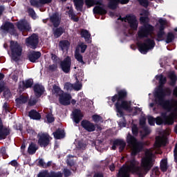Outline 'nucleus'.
<instances>
[{
    "mask_svg": "<svg viewBox=\"0 0 177 177\" xmlns=\"http://www.w3.org/2000/svg\"><path fill=\"white\" fill-rule=\"evenodd\" d=\"M132 175H137L139 177L143 176L142 167L139 166V161L133 157L129 159L124 165H123L116 174L117 177H131Z\"/></svg>",
    "mask_w": 177,
    "mask_h": 177,
    "instance_id": "nucleus-1",
    "label": "nucleus"
},
{
    "mask_svg": "<svg viewBox=\"0 0 177 177\" xmlns=\"http://www.w3.org/2000/svg\"><path fill=\"white\" fill-rule=\"evenodd\" d=\"M127 97H128V92L125 89L120 90L117 94L111 97V102L115 103L117 115L120 114V117H123L124 110V111L131 110V104L126 100Z\"/></svg>",
    "mask_w": 177,
    "mask_h": 177,
    "instance_id": "nucleus-2",
    "label": "nucleus"
},
{
    "mask_svg": "<svg viewBox=\"0 0 177 177\" xmlns=\"http://www.w3.org/2000/svg\"><path fill=\"white\" fill-rule=\"evenodd\" d=\"M148 122L149 125L154 127L156 125H174L175 122V115L174 113H171L170 115H167V112H162L160 116H158L156 118L153 116L148 118Z\"/></svg>",
    "mask_w": 177,
    "mask_h": 177,
    "instance_id": "nucleus-3",
    "label": "nucleus"
},
{
    "mask_svg": "<svg viewBox=\"0 0 177 177\" xmlns=\"http://www.w3.org/2000/svg\"><path fill=\"white\" fill-rule=\"evenodd\" d=\"M127 143L131 146V156L133 157L138 156L143 150V142L138 141L135 136H132L131 133L127 136Z\"/></svg>",
    "mask_w": 177,
    "mask_h": 177,
    "instance_id": "nucleus-4",
    "label": "nucleus"
},
{
    "mask_svg": "<svg viewBox=\"0 0 177 177\" xmlns=\"http://www.w3.org/2000/svg\"><path fill=\"white\" fill-rule=\"evenodd\" d=\"M10 49L11 50L12 60L17 63V62L20 61V57L23 53V47L19 42L11 40L10 41Z\"/></svg>",
    "mask_w": 177,
    "mask_h": 177,
    "instance_id": "nucleus-5",
    "label": "nucleus"
},
{
    "mask_svg": "<svg viewBox=\"0 0 177 177\" xmlns=\"http://www.w3.org/2000/svg\"><path fill=\"white\" fill-rule=\"evenodd\" d=\"M153 31H154L153 26L150 24H143L139 27L137 35L140 39H143V38H148L151 35Z\"/></svg>",
    "mask_w": 177,
    "mask_h": 177,
    "instance_id": "nucleus-6",
    "label": "nucleus"
},
{
    "mask_svg": "<svg viewBox=\"0 0 177 177\" xmlns=\"http://www.w3.org/2000/svg\"><path fill=\"white\" fill-rule=\"evenodd\" d=\"M137 45L139 52L142 55H147L149 50L154 48V46H156V41L151 39H147L143 43L139 42Z\"/></svg>",
    "mask_w": 177,
    "mask_h": 177,
    "instance_id": "nucleus-7",
    "label": "nucleus"
},
{
    "mask_svg": "<svg viewBox=\"0 0 177 177\" xmlns=\"http://www.w3.org/2000/svg\"><path fill=\"white\" fill-rule=\"evenodd\" d=\"M156 104L158 106H161L164 110H166L167 113H171L172 111H176L177 109L176 107L175 103H177V101L171 99V100H163L162 101H155Z\"/></svg>",
    "mask_w": 177,
    "mask_h": 177,
    "instance_id": "nucleus-8",
    "label": "nucleus"
},
{
    "mask_svg": "<svg viewBox=\"0 0 177 177\" xmlns=\"http://www.w3.org/2000/svg\"><path fill=\"white\" fill-rule=\"evenodd\" d=\"M172 95V90L169 87L164 88H156L154 93L155 102H162L165 100L166 96H171Z\"/></svg>",
    "mask_w": 177,
    "mask_h": 177,
    "instance_id": "nucleus-9",
    "label": "nucleus"
},
{
    "mask_svg": "<svg viewBox=\"0 0 177 177\" xmlns=\"http://www.w3.org/2000/svg\"><path fill=\"white\" fill-rule=\"evenodd\" d=\"M86 48H88V46L85 44V43L82 42L75 48V59L78 61L81 66H84V64H86V63L84 62V57H82V55H81V53H85ZM80 48L81 53H80Z\"/></svg>",
    "mask_w": 177,
    "mask_h": 177,
    "instance_id": "nucleus-10",
    "label": "nucleus"
},
{
    "mask_svg": "<svg viewBox=\"0 0 177 177\" xmlns=\"http://www.w3.org/2000/svg\"><path fill=\"white\" fill-rule=\"evenodd\" d=\"M38 44H39V37L35 33L26 39V46H29L31 49H37Z\"/></svg>",
    "mask_w": 177,
    "mask_h": 177,
    "instance_id": "nucleus-11",
    "label": "nucleus"
},
{
    "mask_svg": "<svg viewBox=\"0 0 177 177\" xmlns=\"http://www.w3.org/2000/svg\"><path fill=\"white\" fill-rule=\"evenodd\" d=\"M50 140H52V138L48 133H43L40 136L38 135L37 144L40 147H48L50 145Z\"/></svg>",
    "mask_w": 177,
    "mask_h": 177,
    "instance_id": "nucleus-12",
    "label": "nucleus"
},
{
    "mask_svg": "<svg viewBox=\"0 0 177 177\" xmlns=\"http://www.w3.org/2000/svg\"><path fill=\"white\" fill-rule=\"evenodd\" d=\"M93 5H99L95 6L93 8V13L95 15H106L107 10L104 9V8L102 6H104L103 4V0H93Z\"/></svg>",
    "mask_w": 177,
    "mask_h": 177,
    "instance_id": "nucleus-13",
    "label": "nucleus"
},
{
    "mask_svg": "<svg viewBox=\"0 0 177 177\" xmlns=\"http://www.w3.org/2000/svg\"><path fill=\"white\" fill-rule=\"evenodd\" d=\"M154 163L153 162V158L151 156H147L142 158L141 160V167L145 172H149L153 168Z\"/></svg>",
    "mask_w": 177,
    "mask_h": 177,
    "instance_id": "nucleus-14",
    "label": "nucleus"
},
{
    "mask_svg": "<svg viewBox=\"0 0 177 177\" xmlns=\"http://www.w3.org/2000/svg\"><path fill=\"white\" fill-rule=\"evenodd\" d=\"M126 21H127L129 25L130 28L136 31L138 30V27L139 26V22L136 19V16L132 14H129L126 15Z\"/></svg>",
    "mask_w": 177,
    "mask_h": 177,
    "instance_id": "nucleus-15",
    "label": "nucleus"
},
{
    "mask_svg": "<svg viewBox=\"0 0 177 177\" xmlns=\"http://www.w3.org/2000/svg\"><path fill=\"white\" fill-rule=\"evenodd\" d=\"M60 68L65 74H68L71 70V57L67 56L60 62Z\"/></svg>",
    "mask_w": 177,
    "mask_h": 177,
    "instance_id": "nucleus-16",
    "label": "nucleus"
},
{
    "mask_svg": "<svg viewBox=\"0 0 177 177\" xmlns=\"http://www.w3.org/2000/svg\"><path fill=\"white\" fill-rule=\"evenodd\" d=\"M3 31L10 32L11 35H17V31L15 29V25L12 22L6 21L1 26Z\"/></svg>",
    "mask_w": 177,
    "mask_h": 177,
    "instance_id": "nucleus-17",
    "label": "nucleus"
},
{
    "mask_svg": "<svg viewBox=\"0 0 177 177\" xmlns=\"http://www.w3.org/2000/svg\"><path fill=\"white\" fill-rule=\"evenodd\" d=\"M81 127L87 132H95L96 131V125L88 120H82Z\"/></svg>",
    "mask_w": 177,
    "mask_h": 177,
    "instance_id": "nucleus-18",
    "label": "nucleus"
},
{
    "mask_svg": "<svg viewBox=\"0 0 177 177\" xmlns=\"http://www.w3.org/2000/svg\"><path fill=\"white\" fill-rule=\"evenodd\" d=\"M59 102L62 106H69L71 104V95L67 93H64L59 95Z\"/></svg>",
    "mask_w": 177,
    "mask_h": 177,
    "instance_id": "nucleus-19",
    "label": "nucleus"
},
{
    "mask_svg": "<svg viewBox=\"0 0 177 177\" xmlns=\"http://www.w3.org/2000/svg\"><path fill=\"white\" fill-rule=\"evenodd\" d=\"M117 146H119V151L120 153H122L125 149V147L127 146V142L124 141V140L116 139L113 141L112 145V150H117Z\"/></svg>",
    "mask_w": 177,
    "mask_h": 177,
    "instance_id": "nucleus-20",
    "label": "nucleus"
},
{
    "mask_svg": "<svg viewBox=\"0 0 177 177\" xmlns=\"http://www.w3.org/2000/svg\"><path fill=\"white\" fill-rule=\"evenodd\" d=\"M50 21L53 24V27L57 28L62 23V17L59 15V12H55L50 16Z\"/></svg>",
    "mask_w": 177,
    "mask_h": 177,
    "instance_id": "nucleus-21",
    "label": "nucleus"
},
{
    "mask_svg": "<svg viewBox=\"0 0 177 177\" xmlns=\"http://www.w3.org/2000/svg\"><path fill=\"white\" fill-rule=\"evenodd\" d=\"M32 85H34V80L32 79H28L20 82L18 88L20 91H24L28 89V88H32Z\"/></svg>",
    "mask_w": 177,
    "mask_h": 177,
    "instance_id": "nucleus-22",
    "label": "nucleus"
},
{
    "mask_svg": "<svg viewBox=\"0 0 177 177\" xmlns=\"http://www.w3.org/2000/svg\"><path fill=\"white\" fill-rule=\"evenodd\" d=\"M33 91L35 96L37 98H39L44 95L45 92V87H44L42 85H40L39 84H35L33 86Z\"/></svg>",
    "mask_w": 177,
    "mask_h": 177,
    "instance_id": "nucleus-23",
    "label": "nucleus"
},
{
    "mask_svg": "<svg viewBox=\"0 0 177 177\" xmlns=\"http://www.w3.org/2000/svg\"><path fill=\"white\" fill-rule=\"evenodd\" d=\"M73 121L75 124H80V122L84 118V114L81 109H76L73 111Z\"/></svg>",
    "mask_w": 177,
    "mask_h": 177,
    "instance_id": "nucleus-24",
    "label": "nucleus"
},
{
    "mask_svg": "<svg viewBox=\"0 0 177 177\" xmlns=\"http://www.w3.org/2000/svg\"><path fill=\"white\" fill-rule=\"evenodd\" d=\"M17 27L19 31H30L31 30L30 24L25 20L17 22Z\"/></svg>",
    "mask_w": 177,
    "mask_h": 177,
    "instance_id": "nucleus-25",
    "label": "nucleus"
},
{
    "mask_svg": "<svg viewBox=\"0 0 177 177\" xmlns=\"http://www.w3.org/2000/svg\"><path fill=\"white\" fill-rule=\"evenodd\" d=\"M41 52L39 51H32L28 55V60L31 62V63H37V60L41 57Z\"/></svg>",
    "mask_w": 177,
    "mask_h": 177,
    "instance_id": "nucleus-26",
    "label": "nucleus"
},
{
    "mask_svg": "<svg viewBox=\"0 0 177 177\" xmlns=\"http://www.w3.org/2000/svg\"><path fill=\"white\" fill-rule=\"evenodd\" d=\"M53 135L55 139L57 140L64 139V138H66V133L64 132V130L61 128H58L55 132L53 133Z\"/></svg>",
    "mask_w": 177,
    "mask_h": 177,
    "instance_id": "nucleus-27",
    "label": "nucleus"
},
{
    "mask_svg": "<svg viewBox=\"0 0 177 177\" xmlns=\"http://www.w3.org/2000/svg\"><path fill=\"white\" fill-rule=\"evenodd\" d=\"M156 80L159 81V86L156 89H161L162 88H164L165 84H167V77H165L162 74L157 75L156 76Z\"/></svg>",
    "mask_w": 177,
    "mask_h": 177,
    "instance_id": "nucleus-28",
    "label": "nucleus"
},
{
    "mask_svg": "<svg viewBox=\"0 0 177 177\" xmlns=\"http://www.w3.org/2000/svg\"><path fill=\"white\" fill-rule=\"evenodd\" d=\"M28 117H30L31 120H35L37 121L41 120V113H39V112L37 111L35 109H31L28 112Z\"/></svg>",
    "mask_w": 177,
    "mask_h": 177,
    "instance_id": "nucleus-29",
    "label": "nucleus"
},
{
    "mask_svg": "<svg viewBox=\"0 0 177 177\" xmlns=\"http://www.w3.org/2000/svg\"><path fill=\"white\" fill-rule=\"evenodd\" d=\"M10 135V130L6 127H0V140H4Z\"/></svg>",
    "mask_w": 177,
    "mask_h": 177,
    "instance_id": "nucleus-30",
    "label": "nucleus"
},
{
    "mask_svg": "<svg viewBox=\"0 0 177 177\" xmlns=\"http://www.w3.org/2000/svg\"><path fill=\"white\" fill-rule=\"evenodd\" d=\"M66 30L64 29V27L59 26L57 27L55 30L53 31V35L55 38H60L63 34H64V32Z\"/></svg>",
    "mask_w": 177,
    "mask_h": 177,
    "instance_id": "nucleus-31",
    "label": "nucleus"
},
{
    "mask_svg": "<svg viewBox=\"0 0 177 177\" xmlns=\"http://www.w3.org/2000/svg\"><path fill=\"white\" fill-rule=\"evenodd\" d=\"M80 35L82 38H84L86 42H88V44H91V42H92V41H89L91 35L89 34V31H88L87 30L82 29L80 32Z\"/></svg>",
    "mask_w": 177,
    "mask_h": 177,
    "instance_id": "nucleus-32",
    "label": "nucleus"
},
{
    "mask_svg": "<svg viewBox=\"0 0 177 177\" xmlns=\"http://www.w3.org/2000/svg\"><path fill=\"white\" fill-rule=\"evenodd\" d=\"M74 6L77 12H82L84 9V0H73Z\"/></svg>",
    "mask_w": 177,
    "mask_h": 177,
    "instance_id": "nucleus-33",
    "label": "nucleus"
},
{
    "mask_svg": "<svg viewBox=\"0 0 177 177\" xmlns=\"http://www.w3.org/2000/svg\"><path fill=\"white\" fill-rule=\"evenodd\" d=\"M109 1L108 3V8L112 10H115L118 7V3H121V0H108Z\"/></svg>",
    "mask_w": 177,
    "mask_h": 177,
    "instance_id": "nucleus-34",
    "label": "nucleus"
},
{
    "mask_svg": "<svg viewBox=\"0 0 177 177\" xmlns=\"http://www.w3.org/2000/svg\"><path fill=\"white\" fill-rule=\"evenodd\" d=\"M59 46L61 48V50L64 52V50H68L70 46V41L68 40H62L59 43Z\"/></svg>",
    "mask_w": 177,
    "mask_h": 177,
    "instance_id": "nucleus-35",
    "label": "nucleus"
},
{
    "mask_svg": "<svg viewBox=\"0 0 177 177\" xmlns=\"http://www.w3.org/2000/svg\"><path fill=\"white\" fill-rule=\"evenodd\" d=\"M39 147L37 146V144L34 142H31L29 145V147L28 148V153L30 155L35 154L37 153V150H38Z\"/></svg>",
    "mask_w": 177,
    "mask_h": 177,
    "instance_id": "nucleus-36",
    "label": "nucleus"
},
{
    "mask_svg": "<svg viewBox=\"0 0 177 177\" xmlns=\"http://www.w3.org/2000/svg\"><path fill=\"white\" fill-rule=\"evenodd\" d=\"M169 78L170 80V86H175L176 85L177 76L175 72H171L169 74Z\"/></svg>",
    "mask_w": 177,
    "mask_h": 177,
    "instance_id": "nucleus-37",
    "label": "nucleus"
},
{
    "mask_svg": "<svg viewBox=\"0 0 177 177\" xmlns=\"http://www.w3.org/2000/svg\"><path fill=\"white\" fill-rule=\"evenodd\" d=\"M140 133L141 139H145V138H147V136H149V135L151 133V131L147 127L142 128V131H141Z\"/></svg>",
    "mask_w": 177,
    "mask_h": 177,
    "instance_id": "nucleus-38",
    "label": "nucleus"
},
{
    "mask_svg": "<svg viewBox=\"0 0 177 177\" xmlns=\"http://www.w3.org/2000/svg\"><path fill=\"white\" fill-rule=\"evenodd\" d=\"M160 168L162 172H167L168 171V162L167 159H162L160 161Z\"/></svg>",
    "mask_w": 177,
    "mask_h": 177,
    "instance_id": "nucleus-39",
    "label": "nucleus"
},
{
    "mask_svg": "<svg viewBox=\"0 0 177 177\" xmlns=\"http://www.w3.org/2000/svg\"><path fill=\"white\" fill-rule=\"evenodd\" d=\"M15 102L18 103V104H26L27 102H28V97L24 95H20L18 98L15 100Z\"/></svg>",
    "mask_w": 177,
    "mask_h": 177,
    "instance_id": "nucleus-40",
    "label": "nucleus"
},
{
    "mask_svg": "<svg viewBox=\"0 0 177 177\" xmlns=\"http://www.w3.org/2000/svg\"><path fill=\"white\" fill-rule=\"evenodd\" d=\"M174 39H175V35H174L172 32H169L167 33L166 41H165L166 44H171V42H172Z\"/></svg>",
    "mask_w": 177,
    "mask_h": 177,
    "instance_id": "nucleus-41",
    "label": "nucleus"
},
{
    "mask_svg": "<svg viewBox=\"0 0 177 177\" xmlns=\"http://www.w3.org/2000/svg\"><path fill=\"white\" fill-rule=\"evenodd\" d=\"M30 3L34 8H41L42 6L39 0H30Z\"/></svg>",
    "mask_w": 177,
    "mask_h": 177,
    "instance_id": "nucleus-42",
    "label": "nucleus"
},
{
    "mask_svg": "<svg viewBox=\"0 0 177 177\" xmlns=\"http://www.w3.org/2000/svg\"><path fill=\"white\" fill-rule=\"evenodd\" d=\"M47 177H63V172L52 171Z\"/></svg>",
    "mask_w": 177,
    "mask_h": 177,
    "instance_id": "nucleus-43",
    "label": "nucleus"
},
{
    "mask_svg": "<svg viewBox=\"0 0 177 177\" xmlns=\"http://www.w3.org/2000/svg\"><path fill=\"white\" fill-rule=\"evenodd\" d=\"M160 174L161 172L160 171L158 167H155L151 170V176L152 175H155V176H160Z\"/></svg>",
    "mask_w": 177,
    "mask_h": 177,
    "instance_id": "nucleus-44",
    "label": "nucleus"
},
{
    "mask_svg": "<svg viewBox=\"0 0 177 177\" xmlns=\"http://www.w3.org/2000/svg\"><path fill=\"white\" fill-rule=\"evenodd\" d=\"M162 143H164V138H162L161 136H157L156 138L155 145H156L158 147H160Z\"/></svg>",
    "mask_w": 177,
    "mask_h": 177,
    "instance_id": "nucleus-45",
    "label": "nucleus"
},
{
    "mask_svg": "<svg viewBox=\"0 0 177 177\" xmlns=\"http://www.w3.org/2000/svg\"><path fill=\"white\" fill-rule=\"evenodd\" d=\"M46 118L48 124H52V122H55V117H53V114H52V113H48L46 115Z\"/></svg>",
    "mask_w": 177,
    "mask_h": 177,
    "instance_id": "nucleus-46",
    "label": "nucleus"
},
{
    "mask_svg": "<svg viewBox=\"0 0 177 177\" xmlns=\"http://www.w3.org/2000/svg\"><path fill=\"white\" fill-rule=\"evenodd\" d=\"M149 21H150V18H149V17H140V23L141 24H149Z\"/></svg>",
    "mask_w": 177,
    "mask_h": 177,
    "instance_id": "nucleus-47",
    "label": "nucleus"
},
{
    "mask_svg": "<svg viewBox=\"0 0 177 177\" xmlns=\"http://www.w3.org/2000/svg\"><path fill=\"white\" fill-rule=\"evenodd\" d=\"M164 35H165V31L158 30L157 33V41L160 42V41H162V38H164Z\"/></svg>",
    "mask_w": 177,
    "mask_h": 177,
    "instance_id": "nucleus-48",
    "label": "nucleus"
},
{
    "mask_svg": "<svg viewBox=\"0 0 177 177\" xmlns=\"http://www.w3.org/2000/svg\"><path fill=\"white\" fill-rule=\"evenodd\" d=\"M50 174L48 172V170H43L37 174V177H48Z\"/></svg>",
    "mask_w": 177,
    "mask_h": 177,
    "instance_id": "nucleus-49",
    "label": "nucleus"
},
{
    "mask_svg": "<svg viewBox=\"0 0 177 177\" xmlns=\"http://www.w3.org/2000/svg\"><path fill=\"white\" fill-rule=\"evenodd\" d=\"M92 119L94 122H99L100 121H103V118L99 115H93Z\"/></svg>",
    "mask_w": 177,
    "mask_h": 177,
    "instance_id": "nucleus-50",
    "label": "nucleus"
},
{
    "mask_svg": "<svg viewBox=\"0 0 177 177\" xmlns=\"http://www.w3.org/2000/svg\"><path fill=\"white\" fill-rule=\"evenodd\" d=\"M138 1L141 6H143V8L149 7V0H138Z\"/></svg>",
    "mask_w": 177,
    "mask_h": 177,
    "instance_id": "nucleus-51",
    "label": "nucleus"
},
{
    "mask_svg": "<svg viewBox=\"0 0 177 177\" xmlns=\"http://www.w3.org/2000/svg\"><path fill=\"white\" fill-rule=\"evenodd\" d=\"M0 153L3 156V158L6 159L9 157L8 153H6V147H2L0 150Z\"/></svg>",
    "mask_w": 177,
    "mask_h": 177,
    "instance_id": "nucleus-52",
    "label": "nucleus"
},
{
    "mask_svg": "<svg viewBox=\"0 0 177 177\" xmlns=\"http://www.w3.org/2000/svg\"><path fill=\"white\" fill-rule=\"evenodd\" d=\"M27 11L30 17H34V16H35V10H34V8L31 7H28Z\"/></svg>",
    "mask_w": 177,
    "mask_h": 177,
    "instance_id": "nucleus-53",
    "label": "nucleus"
},
{
    "mask_svg": "<svg viewBox=\"0 0 177 177\" xmlns=\"http://www.w3.org/2000/svg\"><path fill=\"white\" fill-rule=\"evenodd\" d=\"M124 115L121 116V115L120 114V117H122L123 120V122L122 121L119 122V126H120L121 128H125V127H127V120H125V117H124Z\"/></svg>",
    "mask_w": 177,
    "mask_h": 177,
    "instance_id": "nucleus-54",
    "label": "nucleus"
},
{
    "mask_svg": "<svg viewBox=\"0 0 177 177\" xmlns=\"http://www.w3.org/2000/svg\"><path fill=\"white\" fill-rule=\"evenodd\" d=\"M131 131L133 136H138V135H139V129H138V127L136 125H134L132 127Z\"/></svg>",
    "mask_w": 177,
    "mask_h": 177,
    "instance_id": "nucleus-55",
    "label": "nucleus"
},
{
    "mask_svg": "<svg viewBox=\"0 0 177 177\" xmlns=\"http://www.w3.org/2000/svg\"><path fill=\"white\" fill-rule=\"evenodd\" d=\"M63 175L64 177H70L71 176V171L67 168H64L63 170Z\"/></svg>",
    "mask_w": 177,
    "mask_h": 177,
    "instance_id": "nucleus-56",
    "label": "nucleus"
},
{
    "mask_svg": "<svg viewBox=\"0 0 177 177\" xmlns=\"http://www.w3.org/2000/svg\"><path fill=\"white\" fill-rule=\"evenodd\" d=\"M53 92H55V93H56L57 95H60L59 94L60 92H62V89L60 88V87H59V86L55 84L53 86Z\"/></svg>",
    "mask_w": 177,
    "mask_h": 177,
    "instance_id": "nucleus-57",
    "label": "nucleus"
},
{
    "mask_svg": "<svg viewBox=\"0 0 177 177\" xmlns=\"http://www.w3.org/2000/svg\"><path fill=\"white\" fill-rule=\"evenodd\" d=\"M71 15V20H72L75 23H78L80 21V17H76L75 13L72 12Z\"/></svg>",
    "mask_w": 177,
    "mask_h": 177,
    "instance_id": "nucleus-58",
    "label": "nucleus"
},
{
    "mask_svg": "<svg viewBox=\"0 0 177 177\" xmlns=\"http://www.w3.org/2000/svg\"><path fill=\"white\" fill-rule=\"evenodd\" d=\"M26 132L28 133H30V135H32L33 136H35V135H37V132H35V130L32 129V128L31 127H28L26 129Z\"/></svg>",
    "mask_w": 177,
    "mask_h": 177,
    "instance_id": "nucleus-59",
    "label": "nucleus"
},
{
    "mask_svg": "<svg viewBox=\"0 0 177 177\" xmlns=\"http://www.w3.org/2000/svg\"><path fill=\"white\" fill-rule=\"evenodd\" d=\"M49 71H51L52 73L55 72L56 70H57V64H52L48 66Z\"/></svg>",
    "mask_w": 177,
    "mask_h": 177,
    "instance_id": "nucleus-60",
    "label": "nucleus"
},
{
    "mask_svg": "<svg viewBox=\"0 0 177 177\" xmlns=\"http://www.w3.org/2000/svg\"><path fill=\"white\" fill-rule=\"evenodd\" d=\"M85 147H86V145H85L84 142L80 141L77 143V149L85 150Z\"/></svg>",
    "mask_w": 177,
    "mask_h": 177,
    "instance_id": "nucleus-61",
    "label": "nucleus"
},
{
    "mask_svg": "<svg viewBox=\"0 0 177 177\" xmlns=\"http://www.w3.org/2000/svg\"><path fill=\"white\" fill-rule=\"evenodd\" d=\"M140 125L142 128L147 127V126H146V118H142L140 119Z\"/></svg>",
    "mask_w": 177,
    "mask_h": 177,
    "instance_id": "nucleus-62",
    "label": "nucleus"
},
{
    "mask_svg": "<svg viewBox=\"0 0 177 177\" xmlns=\"http://www.w3.org/2000/svg\"><path fill=\"white\" fill-rule=\"evenodd\" d=\"M64 89H66V91H71L73 89V84L69 82H66L64 85Z\"/></svg>",
    "mask_w": 177,
    "mask_h": 177,
    "instance_id": "nucleus-63",
    "label": "nucleus"
},
{
    "mask_svg": "<svg viewBox=\"0 0 177 177\" xmlns=\"http://www.w3.org/2000/svg\"><path fill=\"white\" fill-rule=\"evenodd\" d=\"M38 102V100L37 99L35 100H30L28 102V106H35V104H37V103Z\"/></svg>",
    "mask_w": 177,
    "mask_h": 177,
    "instance_id": "nucleus-64",
    "label": "nucleus"
}]
</instances>
